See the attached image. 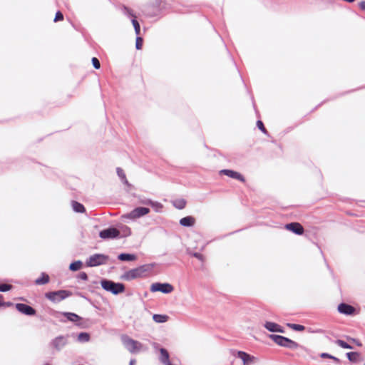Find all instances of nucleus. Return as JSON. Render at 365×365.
Listing matches in <instances>:
<instances>
[{"label":"nucleus","mask_w":365,"mask_h":365,"mask_svg":"<svg viewBox=\"0 0 365 365\" xmlns=\"http://www.w3.org/2000/svg\"><path fill=\"white\" fill-rule=\"evenodd\" d=\"M102 287L113 294H118L125 291V286L121 283H115L110 280H102Z\"/></svg>","instance_id":"obj_4"},{"label":"nucleus","mask_w":365,"mask_h":365,"mask_svg":"<svg viewBox=\"0 0 365 365\" xmlns=\"http://www.w3.org/2000/svg\"><path fill=\"white\" fill-rule=\"evenodd\" d=\"M108 261V256L103 254H95L91 255L86 261L88 267H96L101 264H105Z\"/></svg>","instance_id":"obj_5"},{"label":"nucleus","mask_w":365,"mask_h":365,"mask_svg":"<svg viewBox=\"0 0 365 365\" xmlns=\"http://www.w3.org/2000/svg\"><path fill=\"white\" fill-rule=\"evenodd\" d=\"M359 8L363 10V11H365V1H361L359 4Z\"/></svg>","instance_id":"obj_44"},{"label":"nucleus","mask_w":365,"mask_h":365,"mask_svg":"<svg viewBox=\"0 0 365 365\" xmlns=\"http://www.w3.org/2000/svg\"><path fill=\"white\" fill-rule=\"evenodd\" d=\"M264 327L267 330H269V331H272V332H280V333L284 332V330L283 329V328L280 325H279L278 324L274 323V322H267L264 324Z\"/></svg>","instance_id":"obj_14"},{"label":"nucleus","mask_w":365,"mask_h":365,"mask_svg":"<svg viewBox=\"0 0 365 365\" xmlns=\"http://www.w3.org/2000/svg\"><path fill=\"white\" fill-rule=\"evenodd\" d=\"M347 358L350 361L356 362L359 358V354L358 352H349L346 354Z\"/></svg>","instance_id":"obj_26"},{"label":"nucleus","mask_w":365,"mask_h":365,"mask_svg":"<svg viewBox=\"0 0 365 365\" xmlns=\"http://www.w3.org/2000/svg\"><path fill=\"white\" fill-rule=\"evenodd\" d=\"M336 343L337 345H339L341 348H344V349H352L351 346H350L349 344H348L346 342H345L343 340L338 339V340H336Z\"/></svg>","instance_id":"obj_32"},{"label":"nucleus","mask_w":365,"mask_h":365,"mask_svg":"<svg viewBox=\"0 0 365 365\" xmlns=\"http://www.w3.org/2000/svg\"><path fill=\"white\" fill-rule=\"evenodd\" d=\"M122 341L126 349L131 354L138 353L143 348V345L140 341L134 340L128 336H122Z\"/></svg>","instance_id":"obj_1"},{"label":"nucleus","mask_w":365,"mask_h":365,"mask_svg":"<svg viewBox=\"0 0 365 365\" xmlns=\"http://www.w3.org/2000/svg\"><path fill=\"white\" fill-rule=\"evenodd\" d=\"M195 223V218L192 216L182 217L180 220V224L183 227H192Z\"/></svg>","instance_id":"obj_16"},{"label":"nucleus","mask_w":365,"mask_h":365,"mask_svg":"<svg viewBox=\"0 0 365 365\" xmlns=\"http://www.w3.org/2000/svg\"><path fill=\"white\" fill-rule=\"evenodd\" d=\"M72 206H73V210L77 212H85L84 206L78 202H76V201L73 202Z\"/></svg>","instance_id":"obj_25"},{"label":"nucleus","mask_w":365,"mask_h":365,"mask_svg":"<svg viewBox=\"0 0 365 365\" xmlns=\"http://www.w3.org/2000/svg\"><path fill=\"white\" fill-rule=\"evenodd\" d=\"M165 364V365H172V364H170V361H169L168 363H165V364Z\"/></svg>","instance_id":"obj_46"},{"label":"nucleus","mask_w":365,"mask_h":365,"mask_svg":"<svg viewBox=\"0 0 365 365\" xmlns=\"http://www.w3.org/2000/svg\"><path fill=\"white\" fill-rule=\"evenodd\" d=\"M119 235V230L114 227L103 230L99 234L100 237L103 239L115 238L117 237Z\"/></svg>","instance_id":"obj_11"},{"label":"nucleus","mask_w":365,"mask_h":365,"mask_svg":"<svg viewBox=\"0 0 365 365\" xmlns=\"http://www.w3.org/2000/svg\"><path fill=\"white\" fill-rule=\"evenodd\" d=\"M150 212V209L147 207H139L132 210L129 214L130 218H138Z\"/></svg>","instance_id":"obj_12"},{"label":"nucleus","mask_w":365,"mask_h":365,"mask_svg":"<svg viewBox=\"0 0 365 365\" xmlns=\"http://www.w3.org/2000/svg\"><path fill=\"white\" fill-rule=\"evenodd\" d=\"M338 310L345 314H351L354 312L355 309L351 305L342 303L339 305Z\"/></svg>","instance_id":"obj_15"},{"label":"nucleus","mask_w":365,"mask_h":365,"mask_svg":"<svg viewBox=\"0 0 365 365\" xmlns=\"http://www.w3.org/2000/svg\"><path fill=\"white\" fill-rule=\"evenodd\" d=\"M143 38L138 36L135 41V47L138 50H140L143 47Z\"/></svg>","instance_id":"obj_34"},{"label":"nucleus","mask_w":365,"mask_h":365,"mask_svg":"<svg viewBox=\"0 0 365 365\" xmlns=\"http://www.w3.org/2000/svg\"><path fill=\"white\" fill-rule=\"evenodd\" d=\"M53 346L57 349H60L66 344V340L63 336H59L53 340Z\"/></svg>","instance_id":"obj_20"},{"label":"nucleus","mask_w":365,"mask_h":365,"mask_svg":"<svg viewBox=\"0 0 365 365\" xmlns=\"http://www.w3.org/2000/svg\"><path fill=\"white\" fill-rule=\"evenodd\" d=\"M189 255H190L191 256L197 258L198 260L201 261L202 262H203L205 261V259L204 255L200 254V253H198V252H190Z\"/></svg>","instance_id":"obj_33"},{"label":"nucleus","mask_w":365,"mask_h":365,"mask_svg":"<svg viewBox=\"0 0 365 365\" xmlns=\"http://www.w3.org/2000/svg\"><path fill=\"white\" fill-rule=\"evenodd\" d=\"M63 20V15L61 11H57L54 18V21H60Z\"/></svg>","instance_id":"obj_37"},{"label":"nucleus","mask_w":365,"mask_h":365,"mask_svg":"<svg viewBox=\"0 0 365 365\" xmlns=\"http://www.w3.org/2000/svg\"><path fill=\"white\" fill-rule=\"evenodd\" d=\"M220 173H222L231 178L237 179L243 182L245 181V178L240 173L232 170H222Z\"/></svg>","instance_id":"obj_13"},{"label":"nucleus","mask_w":365,"mask_h":365,"mask_svg":"<svg viewBox=\"0 0 365 365\" xmlns=\"http://www.w3.org/2000/svg\"><path fill=\"white\" fill-rule=\"evenodd\" d=\"M172 204L175 208L182 210L185 207L187 202L184 198H178L173 200Z\"/></svg>","instance_id":"obj_18"},{"label":"nucleus","mask_w":365,"mask_h":365,"mask_svg":"<svg viewBox=\"0 0 365 365\" xmlns=\"http://www.w3.org/2000/svg\"><path fill=\"white\" fill-rule=\"evenodd\" d=\"M92 63L96 69H99L101 67V63L98 59L96 57L92 58Z\"/></svg>","instance_id":"obj_38"},{"label":"nucleus","mask_w":365,"mask_h":365,"mask_svg":"<svg viewBox=\"0 0 365 365\" xmlns=\"http://www.w3.org/2000/svg\"><path fill=\"white\" fill-rule=\"evenodd\" d=\"M78 278H79L80 279H82V280L86 281V280H87V279H88V275H87V274H86V272H80V273H79V274H78Z\"/></svg>","instance_id":"obj_41"},{"label":"nucleus","mask_w":365,"mask_h":365,"mask_svg":"<svg viewBox=\"0 0 365 365\" xmlns=\"http://www.w3.org/2000/svg\"><path fill=\"white\" fill-rule=\"evenodd\" d=\"M132 24L135 29V32L136 35H138V36L140 35V26L138 21L136 19H133L132 20Z\"/></svg>","instance_id":"obj_31"},{"label":"nucleus","mask_w":365,"mask_h":365,"mask_svg":"<svg viewBox=\"0 0 365 365\" xmlns=\"http://www.w3.org/2000/svg\"><path fill=\"white\" fill-rule=\"evenodd\" d=\"M347 340L349 341H350V342H353L354 344H355L358 346H362V344L359 340H357L356 339L348 337Z\"/></svg>","instance_id":"obj_40"},{"label":"nucleus","mask_w":365,"mask_h":365,"mask_svg":"<svg viewBox=\"0 0 365 365\" xmlns=\"http://www.w3.org/2000/svg\"><path fill=\"white\" fill-rule=\"evenodd\" d=\"M284 228L287 230L292 232L293 233L298 235H303L304 232L303 226L299 222H291L286 224Z\"/></svg>","instance_id":"obj_10"},{"label":"nucleus","mask_w":365,"mask_h":365,"mask_svg":"<svg viewBox=\"0 0 365 365\" xmlns=\"http://www.w3.org/2000/svg\"><path fill=\"white\" fill-rule=\"evenodd\" d=\"M117 173H118V175L123 180L124 183L126 185H128V181L126 178L125 174L124 171L123 170V169L118 168Z\"/></svg>","instance_id":"obj_30"},{"label":"nucleus","mask_w":365,"mask_h":365,"mask_svg":"<svg viewBox=\"0 0 365 365\" xmlns=\"http://www.w3.org/2000/svg\"><path fill=\"white\" fill-rule=\"evenodd\" d=\"M287 326L288 327L291 328L292 329H293L294 331H302L305 329V327L303 325H300V324L288 323V324H287Z\"/></svg>","instance_id":"obj_27"},{"label":"nucleus","mask_w":365,"mask_h":365,"mask_svg":"<svg viewBox=\"0 0 365 365\" xmlns=\"http://www.w3.org/2000/svg\"><path fill=\"white\" fill-rule=\"evenodd\" d=\"M321 357H322V358L333 359H334V360H336V359H337L336 358H335V357H334V356H332L329 355V354H327V353H322V354H321Z\"/></svg>","instance_id":"obj_42"},{"label":"nucleus","mask_w":365,"mask_h":365,"mask_svg":"<svg viewBox=\"0 0 365 365\" xmlns=\"http://www.w3.org/2000/svg\"><path fill=\"white\" fill-rule=\"evenodd\" d=\"M49 281H50V277H49L48 274H47L45 272H42L41 274V276L34 281V283L36 285H43V284H48L49 282Z\"/></svg>","instance_id":"obj_17"},{"label":"nucleus","mask_w":365,"mask_h":365,"mask_svg":"<svg viewBox=\"0 0 365 365\" xmlns=\"http://www.w3.org/2000/svg\"><path fill=\"white\" fill-rule=\"evenodd\" d=\"M13 305V303L11 302H4V297L3 295L0 294V307H11Z\"/></svg>","instance_id":"obj_36"},{"label":"nucleus","mask_w":365,"mask_h":365,"mask_svg":"<svg viewBox=\"0 0 365 365\" xmlns=\"http://www.w3.org/2000/svg\"><path fill=\"white\" fill-rule=\"evenodd\" d=\"M82 267V262L81 261H76L71 263L69 266V269L72 271H77Z\"/></svg>","instance_id":"obj_29"},{"label":"nucleus","mask_w":365,"mask_h":365,"mask_svg":"<svg viewBox=\"0 0 365 365\" xmlns=\"http://www.w3.org/2000/svg\"><path fill=\"white\" fill-rule=\"evenodd\" d=\"M72 295L71 292L68 290H58L49 292L45 294V297L53 303H58Z\"/></svg>","instance_id":"obj_3"},{"label":"nucleus","mask_w":365,"mask_h":365,"mask_svg":"<svg viewBox=\"0 0 365 365\" xmlns=\"http://www.w3.org/2000/svg\"><path fill=\"white\" fill-rule=\"evenodd\" d=\"M78 339L81 342L88 341L90 339V335L86 332L80 333L78 336Z\"/></svg>","instance_id":"obj_28"},{"label":"nucleus","mask_w":365,"mask_h":365,"mask_svg":"<svg viewBox=\"0 0 365 365\" xmlns=\"http://www.w3.org/2000/svg\"><path fill=\"white\" fill-rule=\"evenodd\" d=\"M145 269L143 267H138L135 269H130L125 272L122 277L125 280H132L138 277H140L144 273Z\"/></svg>","instance_id":"obj_8"},{"label":"nucleus","mask_w":365,"mask_h":365,"mask_svg":"<svg viewBox=\"0 0 365 365\" xmlns=\"http://www.w3.org/2000/svg\"><path fill=\"white\" fill-rule=\"evenodd\" d=\"M255 357L244 351H238L237 356L232 362V365H248L255 361Z\"/></svg>","instance_id":"obj_6"},{"label":"nucleus","mask_w":365,"mask_h":365,"mask_svg":"<svg viewBox=\"0 0 365 365\" xmlns=\"http://www.w3.org/2000/svg\"><path fill=\"white\" fill-rule=\"evenodd\" d=\"M136 361L135 359H131L130 361L129 365H135Z\"/></svg>","instance_id":"obj_45"},{"label":"nucleus","mask_w":365,"mask_h":365,"mask_svg":"<svg viewBox=\"0 0 365 365\" xmlns=\"http://www.w3.org/2000/svg\"><path fill=\"white\" fill-rule=\"evenodd\" d=\"M145 204L150 205L152 207V208L155 212H161L163 208V204L159 202H157V201H152V200H149L147 202H145Z\"/></svg>","instance_id":"obj_19"},{"label":"nucleus","mask_w":365,"mask_h":365,"mask_svg":"<svg viewBox=\"0 0 365 365\" xmlns=\"http://www.w3.org/2000/svg\"><path fill=\"white\" fill-rule=\"evenodd\" d=\"M173 287L168 283H154L150 287L152 292H160L163 293L168 294L173 291Z\"/></svg>","instance_id":"obj_7"},{"label":"nucleus","mask_w":365,"mask_h":365,"mask_svg":"<svg viewBox=\"0 0 365 365\" xmlns=\"http://www.w3.org/2000/svg\"><path fill=\"white\" fill-rule=\"evenodd\" d=\"M63 314L67 318L68 320L73 322H76L81 319L78 315H77L75 313L64 312Z\"/></svg>","instance_id":"obj_22"},{"label":"nucleus","mask_w":365,"mask_h":365,"mask_svg":"<svg viewBox=\"0 0 365 365\" xmlns=\"http://www.w3.org/2000/svg\"><path fill=\"white\" fill-rule=\"evenodd\" d=\"M269 338L272 339L277 345L287 347L292 349L301 347L299 344L287 337L280 335L271 334Z\"/></svg>","instance_id":"obj_2"},{"label":"nucleus","mask_w":365,"mask_h":365,"mask_svg":"<svg viewBox=\"0 0 365 365\" xmlns=\"http://www.w3.org/2000/svg\"><path fill=\"white\" fill-rule=\"evenodd\" d=\"M12 285L8 284H0V292H6L12 289Z\"/></svg>","instance_id":"obj_35"},{"label":"nucleus","mask_w":365,"mask_h":365,"mask_svg":"<svg viewBox=\"0 0 365 365\" xmlns=\"http://www.w3.org/2000/svg\"><path fill=\"white\" fill-rule=\"evenodd\" d=\"M118 259L121 261H133L136 259V256L135 255L123 253L118 255Z\"/></svg>","instance_id":"obj_21"},{"label":"nucleus","mask_w":365,"mask_h":365,"mask_svg":"<svg viewBox=\"0 0 365 365\" xmlns=\"http://www.w3.org/2000/svg\"><path fill=\"white\" fill-rule=\"evenodd\" d=\"M160 361L164 364L165 363H168L169 360V354L168 351L163 348L160 349Z\"/></svg>","instance_id":"obj_23"},{"label":"nucleus","mask_w":365,"mask_h":365,"mask_svg":"<svg viewBox=\"0 0 365 365\" xmlns=\"http://www.w3.org/2000/svg\"><path fill=\"white\" fill-rule=\"evenodd\" d=\"M125 10L126 11V13L128 15H130V16H133L135 19L136 16L133 14V11L131 9H129L128 8H125Z\"/></svg>","instance_id":"obj_43"},{"label":"nucleus","mask_w":365,"mask_h":365,"mask_svg":"<svg viewBox=\"0 0 365 365\" xmlns=\"http://www.w3.org/2000/svg\"><path fill=\"white\" fill-rule=\"evenodd\" d=\"M153 319L157 323H163L168 320V316L163 314H154L153 316Z\"/></svg>","instance_id":"obj_24"},{"label":"nucleus","mask_w":365,"mask_h":365,"mask_svg":"<svg viewBox=\"0 0 365 365\" xmlns=\"http://www.w3.org/2000/svg\"><path fill=\"white\" fill-rule=\"evenodd\" d=\"M15 307L19 312L27 316H34L36 313L33 307L25 304L17 303L15 304Z\"/></svg>","instance_id":"obj_9"},{"label":"nucleus","mask_w":365,"mask_h":365,"mask_svg":"<svg viewBox=\"0 0 365 365\" xmlns=\"http://www.w3.org/2000/svg\"><path fill=\"white\" fill-rule=\"evenodd\" d=\"M257 125L258 127V128L262 130L264 133H267V130L263 124V123L261 121V120H258L257 122Z\"/></svg>","instance_id":"obj_39"}]
</instances>
